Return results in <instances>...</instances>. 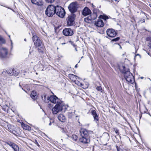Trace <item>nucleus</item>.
Wrapping results in <instances>:
<instances>
[{"instance_id":"nucleus-1","label":"nucleus","mask_w":151,"mask_h":151,"mask_svg":"<svg viewBox=\"0 0 151 151\" xmlns=\"http://www.w3.org/2000/svg\"><path fill=\"white\" fill-rule=\"evenodd\" d=\"M118 66L120 72L124 75V77L127 81L132 83L134 78L132 74L130 72L129 69L125 67L122 63L120 64Z\"/></svg>"},{"instance_id":"nucleus-2","label":"nucleus","mask_w":151,"mask_h":151,"mask_svg":"<svg viewBox=\"0 0 151 151\" xmlns=\"http://www.w3.org/2000/svg\"><path fill=\"white\" fill-rule=\"evenodd\" d=\"M63 109H66L64 103L63 101H60L53 108L52 113L54 114H56L61 111Z\"/></svg>"},{"instance_id":"nucleus-3","label":"nucleus","mask_w":151,"mask_h":151,"mask_svg":"<svg viewBox=\"0 0 151 151\" xmlns=\"http://www.w3.org/2000/svg\"><path fill=\"white\" fill-rule=\"evenodd\" d=\"M56 6L50 5H49L45 11V14L48 17H52L56 12Z\"/></svg>"},{"instance_id":"nucleus-4","label":"nucleus","mask_w":151,"mask_h":151,"mask_svg":"<svg viewBox=\"0 0 151 151\" xmlns=\"http://www.w3.org/2000/svg\"><path fill=\"white\" fill-rule=\"evenodd\" d=\"M78 7V4L76 2L71 3L68 6V9L71 13L73 14L76 12Z\"/></svg>"},{"instance_id":"nucleus-5","label":"nucleus","mask_w":151,"mask_h":151,"mask_svg":"<svg viewBox=\"0 0 151 151\" xmlns=\"http://www.w3.org/2000/svg\"><path fill=\"white\" fill-rule=\"evenodd\" d=\"M56 14L58 16L61 18H63L65 15V12L64 9L61 6L57 5L55 9Z\"/></svg>"},{"instance_id":"nucleus-6","label":"nucleus","mask_w":151,"mask_h":151,"mask_svg":"<svg viewBox=\"0 0 151 151\" xmlns=\"http://www.w3.org/2000/svg\"><path fill=\"white\" fill-rule=\"evenodd\" d=\"M8 129L9 131L12 132L14 135L16 136H19L20 134V132L19 129L16 128L13 126H10L9 127Z\"/></svg>"},{"instance_id":"nucleus-7","label":"nucleus","mask_w":151,"mask_h":151,"mask_svg":"<svg viewBox=\"0 0 151 151\" xmlns=\"http://www.w3.org/2000/svg\"><path fill=\"white\" fill-rule=\"evenodd\" d=\"M75 17V15L73 14L68 17L67 20L68 25L72 26L75 24L74 19Z\"/></svg>"},{"instance_id":"nucleus-8","label":"nucleus","mask_w":151,"mask_h":151,"mask_svg":"<svg viewBox=\"0 0 151 151\" xmlns=\"http://www.w3.org/2000/svg\"><path fill=\"white\" fill-rule=\"evenodd\" d=\"M106 33L110 37H114L117 34L116 31L113 29H108L106 31Z\"/></svg>"},{"instance_id":"nucleus-9","label":"nucleus","mask_w":151,"mask_h":151,"mask_svg":"<svg viewBox=\"0 0 151 151\" xmlns=\"http://www.w3.org/2000/svg\"><path fill=\"white\" fill-rule=\"evenodd\" d=\"M6 144L9 145L13 150L14 151H19V149L18 146L15 143L10 141L6 143Z\"/></svg>"},{"instance_id":"nucleus-10","label":"nucleus","mask_w":151,"mask_h":151,"mask_svg":"<svg viewBox=\"0 0 151 151\" xmlns=\"http://www.w3.org/2000/svg\"><path fill=\"white\" fill-rule=\"evenodd\" d=\"M80 132L82 137H89V131L87 130L81 129L80 131Z\"/></svg>"},{"instance_id":"nucleus-11","label":"nucleus","mask_w":151,"mask_h":151,"mask_svg":"<svg viewBox=\"0 0 151 151\" xmlns=\"http://www.w3.org/2000/svg\"><path fill=\"white\" fill-rule=\"evenodd\" d=\"M73 31L70 29L65 28L63 31V34L66 36H71L73 35Z\"/></svg>"},{"instance_id":"nucleus-12","label":"nucleus","mask_w":151,"mask_h":151,"mask_svg":"<svg viewBox=\"0 0 151 151\" xmlns=\"http://www.w3.org/2000/svg\"><path fill=\"white\" fill-rule=\"evenodd\" d=\"M50 101L51 102L55 104L57 103L58 104V102L60 101H62L59 99L55 95L51 96L50 97Z\"/></svg>"},{"instance_id":"nucleus-13","label":"nucleus","mask_w":151,"mask_h":151,"mask_svg":"<svg viewBox=\"0 0 151 151\" xmlns=\"http://www.w3.org/2000/svg\"><path fill=\"white\" fill-rule=\"evenodd\" d=\"M91 10L87 7H85L82 12V14L85 16L91 14Z\"/></svg>"},{"instance_id":"nucleus-14","label":"nucleus","mask_w":151,"mask_h":151,"mask_svg":"<svg viewBox=\"0 0 151 151\" xmlns=\"http://www.w3.org/2000/svg\"><path fill=\"white\" fill-rule=\"evenodd\" d=\"M80 142L83 144H88L90 142L89 137H82L79 139Z\"/></svg>"},{"instance_id":"nucleus-15","label":"nucleus","mask_w":151,"mask_h":151,"mask_svg":"<svg viewBox=\"0 0 151 151\" xmlns=\"http://www.w3.org/2000/svg\"><path fill=\"white\" fill-rule=\"evenodd\" d=\"M91 113L94 118V120L96 123H97V122L99 121V119L98 114L95 110L94 109L92 110L91 111Z\"/></svg>"},{"instance_id":"nucleus-16","label":"nucleus","mask_w":151,"mask_h":151,"mask_svg":"<svg viewBox=\"0 0 151 151\" xmlns=\"http://www.w3.org/2000/svg\"><path fill=\"white\" fill-rule=\"evenodd\" d=\"M42 100L44 101L45 102L47 103L49 102L50 100V97L47 94H43L42 95Z\"/></svg>"},{"instance_id":"nucleus-17","label":"nucleus","mask_w":151,"mask_h":151,"mask_svg":"<svg viewBox=\"0 0 151 151\" xmlns=\"http://www.w3.org/2000/svg\"><path fill=\"white\" fill-rule=\"evenodd\" d=\"M31 2L34 4L39 6L42 5V0H31Z\"/></svg>"},{"instance_id":"nucleus-18","label":"nucleus","mask_w":151,"mask_h":151,"mask_svg":"<svg viewBox=\"0 0 151 151\" xmlns=\"http://www.w3.org/2000/svg\"><path fill=\"white\" fill-rule=\"evenodd\" d=\"M95 24L97 27H101L104 26V23L102 20L99 19L95 22Z\"/></svg>"},{"instance_id":"nucleus-19","label":"nucleus","mask_w":151,"mask_h":151,"mask_svg":"<svg viewBox=\"0 0 151 151\" xmlns=\"http://www.w3.org/2000/svg\"><path fill=\"white\" fill-rule=\"evenodd\" d=\"M58 118L59 120L62 122H65L66 119L65 116L62 114H60L58 116Z\"/></svg>"},{"instance_id":"nucleus-20","label":"nucleus","mask_w":151,"mask_h":151,"mask_svg":"<svg viewBox=\"0 0 151 151\" xmlns=\"http://www.w3.org/2000/svg\"><path fill=\"white\" fill-rule=\"evenodd\" d=\"M21 125L22 127L24 129L28 130H31V127L28 125L25 124L23 123H22L21 124Z\"/></svg>"},{"instance_id":"nucleus-21","label":"nucleus","mask_w":151,"mask_h":151,"mask_svg":"<svg viewBox=\"0 0 151 151\" xmlns=\"http://www.w3.org/2000/svg\"><path fill=\"white\" fill-rule=\"evenodd\" d=\"M90 17L92 20L96 19L97 17V12H95L94 10H93V14L91 15Z\"/></svg>"},{"instance_id":"nucleus-22","label":"nucleus","mask_w":151,"mask_h":151,"mask_svg":"<svg viewBox=\"0 0 151 151\" xmlns=\"http://www.w3.org/2000/svg\"><path fill=\"white\" fill-rule=\"evenodd\" d=\"M69 77L71 80L75 81L77 79V76L73 74H70L69 75Z\"/></svg>"},{"instance_id":"nucleus-23","label":"nucleus","mask_w":151,"mask_h":151,"mask_svg":"<svg viewBox=\"0 0 151 151\" xmlns=\"http://www.w3.org/2000/svg\"><path fill=\"white\" fill-rule=\"evenodd\" d=\"M31 97L34 99H36L37 97V94L35 91H33L31 93L30 95Z\"/></svg>"},{"instance_id":"nucleus-24","label":"nucleus","mask_w":151,"mask_h":151,"mask_svg":"<svg viewBox=\"0 0 151 151\" xmlns=\"http://www.w3.org/2000/svg\"><path fill=\"white\" fill-rule=\"evenodd\" d=\"M34 44L37 47H41L42 45V42L39 39L37 41L35 42Z\"/></svg>"},{"instance_id":"nucleus-25","label":"nucleus","mask_w":151,"mask_h":151,"mask_svg":"<svg viewBox=\"0 0 151 151\" xmlns=\"http://www.w3.org/2000/svg\"><path fill=\"white\" fill-rule=\"evenodd\" d=\"M84 20L86 22L88 23H91L93 21L90 16L85 18Z\"/></svg>"},{"instance_id":"nucleus-26","label":"nucleus","mask_w":151,"mask_h":151,"mask_svg":"<svg viewBox=\"0 0 151 151\" xmlns=\"http://www.w3.org/2000/svg\"><path fill=\"white\" fill-rule=\"evenodd\" d=\"M14 68L11 69L8 71V73L11 76L13 75L14 72Z\"/></svg>"},{"instance_id":"nucleus-27","label":"nucleus","mask_w":151,"mask_h":151,"mask_svg":"<svg viewBox=\"0 0 151 151\" xmlns=\"http://www.w3.org/2000/svg\"><path fill=\"white\" fill-rule=\"evenodd\" d=\"M32 40L34 43H35V42L37 41L39 39H38V37L36 35H35L33 36L32 37Z\"/></svg>"},{"instance_id":"nucleus-28","label":"nucleus","mask_w":151,"mask_h":151,"mask_svg":"<svg viewBox=\"0 0 151 151\" xmlns=\"http://www.w3.org/2000/svg\"><path fill=\"white\" fill-rule=\"evenodd\" d=\"M71 138L73 140L76 141L78 139V137L76 135L73 134L71 136Z\"/></svg>"},{"instance_id":"nucleus-29","label":"nucleus","mask_w":151,"mask_h":151,"mask_svg":"<svg viewBox=\"0 0 151 151\" xmlns=\"http://www.w3.org/2000/svg\"><path fill=\"white\" fill-rule=\"evenodd\" d=\"M74 113H68V116L69 118H71L74 116Z\"/></svg>"},{"instance_id":"nucleus-30","label":"nucleus","mask_w":151,"mask_h":151,"mask_svg":"<svg viewBox=\"0 0 151 151\" xmlns=\"http://www.w3.org/2000/svg\"><path fill=\"white\" fill-rule=\"evenodd\" d=\"M96 90L99 91H100L101 92H102L103 90L101 87L100 86H98L97 87Z\"/></svg>"},{"instance_id":"nucleus-31","label":"nucleus","mask_w":151,"mask_h":151,"mask_svg":"<svg viewBox=\"0 0 151 151\" xmlns=\"http://www.w3.org/2000/svg\"><path fill=\"white\" fill-rule=\"evenodd\" d=\"M120 38L119 37H117L111 40V41L112 42H116L119 40Z\"/></svg>"},{"instance_id":"nucleus-32","label":"nucleus","mask_w":151,"mask_h":151,"mask_svg":"<svg viewBox=\"0 0 151 151\" xmlns=\"http://www.w3.org/2000/svg\"><path fill=\"white\" fill-rule=\"evenodd\" d=\"M114 130L115 132L117 134H119V130H118L116 128H114Z\"/></svg>"},{"instance_id":"nucleus-33","label":"nucleus","mask_w":151,"mask_h":151,"mask_svg":"<svg viewBox=\"0 0 151 151\" xmlns=\"http://www.w3.org/2000/svg\"><path fill=\"white\" fill-rule=\"evenodd\" d=\"M45 1L47 3H51L53 2L55 0H45Z\"/></svg>"},{"instance_id":"nucleus-34","label":"nucleus","mask_w":151,"mask_h":151,"mask_svg":"<svg viewBox=\"0 0 151 151\" xmlns=\"http://www.w3.org/2000/svg\"><path fill=\"white\" fill-rule=\"evenodd\" d=\"M69 42H70L74 47H76V45L73 42V41H69Z\"/></svg>"},{"instance_id":"nucleus-35","label":"nucleus","mask_w":151,"mask_h":151,"mask_svg":"<svg viewBox=\"0 0 151 151\" xmlns=\"http://www.w3.org/2000/svg\"><path fill=\"white\" fill-rule=\"evenodd\" d=\"M18 72H17L16 71H14V72L13 75L14 76H17L18 75Z\"/></svg>"},{"instance_id":"nucleus-36","label":"nucleus","mask_w":151,"mask_h":151,"mask_svg":"<svg viewBox=\"0 0 151 151\" xmlns=\"http://www.w3.org/2000/svg\"><path fill=\"white\" fill-rule=\"evenodd\" d=\"M60 129H61V130H62V131L63 132H66V131L65 129L63 127H60Z\"/></svg>"},{"instance_id":"nucleus-37","label":"nucleus","mask_w":151,"mask_h":151,"mask_svg":"<svg viewBox=\"0 0 151 151\" xmlns=\"http://www.w3.org/2000/svg\"><path fill=\"white\" fill-rule=\"evenodd\" d=\"M34 143L38 147H40V145H39L37 141L36 140H35L34 141Z\"/></svg>"},{"instance_id":"nucleus-38","label":"nucleus","mask_w":151,"mask_h":151,"mask_svg":"<svg viewBox=\"0 0 151 151\" xmlns=\"http://www.w3.org/2000/svg\"><path fill=\"white\" fill-rule=\"evenodd\" d=\"M103 19H104L105 20H106V19H108V17L107 16H104L103 17Z\"/></svg>"},{"instance_id":"nucleus-39","label":"nucleus","mask_w":151,"mask_h":151,"mask_svg":"<svg viewBox=\"0 0 151 151\" xmlns=\"http://www.w3.org/2000/svg\"><path fill=\"white\" fill-rule=\"evenodd\" d=\"M116 149L117 150V151H120V148L119 147L117 146L116 145Z\"/></svg>"},{"instance_id":"nucleus-40","label":"nucleus","mask_w":151,"mask_h":151,"mask_svg":"<svg viewBox=\"0 0 151 151\" xmlns=\"http://www.w3.org/2000/svg\"><path fill=\"white\" fill-rule=\"evenodd\" d=\"M145 21V19H142L140 20V22H144Z\"/></svg>"},{"instance_id":"nucleus-41","label":"nucleus","mask_w":151,"mask_h":151,"mask_svg":"<svg viewBox=\"0 0 151 151\" xmlns=\"http://www.w3.org/2000/svg\"><path fill=\"white\" fill-rule=\"evenodd\" d=\"M3 40V38L1 36H0V40L1 41Z\"/></svg>"},{"instance_id":"nucleus-42","label":"nucleus","mask_w":151,"mask_h":151,"mask_svg":"<svg viewBox=\"0 0 151 151\" xmlns=\"http://www.w3.org/2000/svg\"><path fill=\"white\" fill-rule=\"evenodd\" d=\"M77 64H76V65H75V68H77Z\"/></svg>"},{"instance_id":"nucleus-43","label":"nucleus","mask_w":151,"mask_h":151,"mask_svg":"<svg viewBox=\"0 0 151 151\" xmlns=\"http://www.w3.org/2000/svg\"><path fill=\"white\" fill-rule=\"evenodd\" d=\"M49 125H51V122H50V123L49 124Z\"/></svg>"},{"instance_id":"nucleus-44","label":"nucleus","mask_w":151,"mask_h":151,"mask_svg":"<svg viewBox=\"0 0 151 151\" xmlns=\"http://www.w3.org/2000/svg\"><path fill=\"white\" fill-rule=\"evenodd\" d=\"M75 50H76V51H77V48H76V47L75 48Z\"/></svg>"},{"instance_id":"nucleus-45","label":"nucleus","mask_w":151,"mask_h":151,"mask_svg":"<svg viewBox=\"0 0 151 151\" xmlns=\"http://www.w3.org/2000/svg\"><path fill=\"white\" fill-rule=\"evenodd\" d=\"M65 44V43H62L61 44H62V45H64Z\"/></svg>"},{"instance_id":"nucleus-46","label":"nucleus","mask_w":151,"mask_h":151,"mask_svg":"<svg viewBox=\"0 0 151 151\" xmlns=\"http://www.w3.org/2000/svg\"><path fill=\"white\" fill-rule=\"evenodd\" d=\"M38 51H39V52H40V49L39 48H38Z\"/></svg>"},{"instance_id":"nucleus-47","label":"nucleus","mask_w":151,"mask_h":151,"mask_svg":"<svg viewBox=\"0 0 151 151\" xmlns=\"http://www.w3.org/2000/svg\"><path fill=\"white\" fill-rule=\"evenodd\" d=\"M115 1H118V2L119 1H117V0H115Z\"/></svg>"},{"instance_id":"nucleus-48","label":"nucleus","mask_w":151,"mask_h":151,"mask_svg":"<svg viewBox=\"0 0 151 151\" xmlns=\"http://www.w3.org/2000/svg\"><path fill=\"white\" fill-rule=\"evenodd\" d=\"M24 40L25 41H26V39H24Z\"/></svg>"},{"instance_id":"nucleus-49","label":"nucleus","mask_w":151,"mask_h":151,"mask_svg":"<svg viewBox=\"0 0 151 151\" xmlns=\"http://www.w3.org/2000/svg\"><path fill=\"white\" fill-rule=\"evenodd\" d=\"M150 6L151 7V4H150Z\"/></svg>"},{"instance_id":"nucleus-50","label":"nucleus","mask_w":151,"mask_h":151,"mask_svg":"<svg viewBox=\"0 0 151 151\" xmlns=\"http://www.w3.org/2000/svg\"><path fill=\"white\" fill-rule=\"evenodd\" d=\"M36 74H37V73H36Z\"/></svg>"},{"instance_id":"nucleus-51","label":"nucleus","mask_w":151,"mask_h":151,"mask_svg":"<svg viewBox=\"0 0 151 151\" xmlns=\"http://www.w3.org/2000/svg\"><path fill=\"white\" fill-rule=\"evenodd\" d=\"M142 79L143 78L142 77H141V78Z\"/></svg>"}]
</instances>
